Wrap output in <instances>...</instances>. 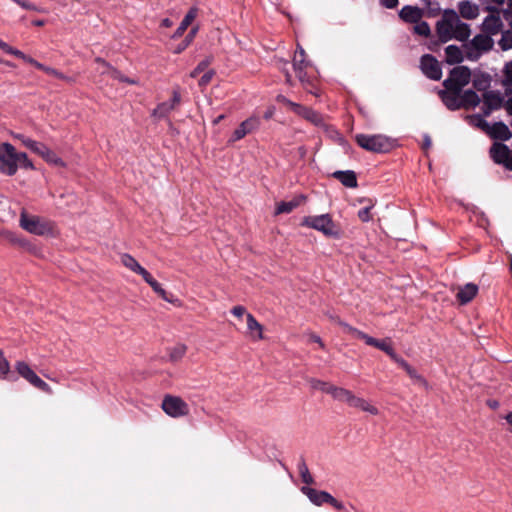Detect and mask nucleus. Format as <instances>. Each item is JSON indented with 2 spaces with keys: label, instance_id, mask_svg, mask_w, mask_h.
<instances>
[{
  "label": "nucleus",
  "instance_id": "44",
  "mask_svg": "<svg viewBox=\"0 0 512 512\" xmlns=\"http://www.w3.org/2000/svg\"><path fill=\"white\" fill-rule=\"evenodd\" d=\"M12 137L21 141V143L28 149H30L31 151L33 150V148L36 146L37 144V141L35 140H32L26 136H24L23 134H20V133H14L12 132L11 133Z\"/></svg>",
  "mask_w": 512,
  "mask_h": 512
},
{
  "label": "nucleus",
  "instance_id": "43",
  "mask_svg": "<svg viewBox=\"0 0 512 512\" xmlns=\"http://www.w3.org/2000/svg\"><path fill=\"white\" fill-rule=\"evenodd\" d=\"M414 29V32L420 36H424V37H427L430 35V26L428 25L427 22L425 21H418L417 23H415V26L413 27Z\"/></svg>",
  "mask_w": 512,
  "mask_h": 512
},
{
  "label": "nucleus",
  "instance_id": "5",
  "mask_svg": "<svg viewBox=\"0 0 512 512\" xmlns=\"http://www.w3.org/2000/svg\"><path fill=\"white\" fill-rule=\"evenodd\" d=\"M339 324L344 328L345 332L353 335L358 339L364 340L367 345L376 347L379 350L385 352L394 362H396V359L400 358V356H398L394 351L389 339L378 340L358 330L357 328L350 326L347 323L339 322Z\"/></svg>",
  "mask_w": 512,
  "mask_h": 512
},
{
  "label": "nucleus",
  "instance_id": "4",
  "mask_svg": "<svg viewBox=\"0 0 512 512\" xmlns=\"http://www.w3.org/2000/svg\"><path fill=\"white\" fill-rule=\"evenodd\" d=\"M302 226L321 232L326 237L339 238L340 231L329 214L306 216L302 219Z\"/></svg>",
  "mask_w": 512,
  "mask_h": 512
},
{
  "label": "nucleus",
  "instance_id": "23",
  "mask_svg": "<svg viewBox=\"0 0 512 512\" xmlns=\"http://www.w3.org/2000/svg\"><path fill=\"white\" fill-rule=\"evenodd\" d=\"M402 369L406 371L409 377L418 385L428 388V383L423 376H421L415 368H413L406 360L402 357L396 359V362Z\"/></svg>",
  "mask_w": 512,
  "mask_h": 512
},
{
  "label": "nucleus",
  "instance_id": "39",
  "mask_svg": "<svg viewBox=\"0 0 512 512\" xmlns=\"http://www.w3.org/2000/svg\"><path fill=\"white\" fill-rule=\"evenodd\" d=\"M197 31H198V28L197 27H193L189 31V33L186 35L185 39L175 47L174 53L175 54L182 53L192 43V41L194 40V37H195Z\"/></svg>",
  "mask_w": 512,
  "mask_h": 512
},
{
  "label": "nucleus",
  "instance_id": "54",
  "mask_svg": "<svg viewBox=\"0 0 512 512\" xmlns=\"http://www.w3.org/2000/svg\"><path fill=\"white\" fill-rule=\"evenodd\" d=\"M364 398L357 397L356 395L352 394L351 398L348 401V405L353 408L361 409V406L363 404Z\"/></svg>",
  "mask_w": 512,
  "mask_h": 512
},
{
  "label": "nucleus",
  "instance_id": "64",
  "mask_svg": "<svg viewBox=\"0 0 512 512\" xmlns=\"http://www.w3.org/2000/svg\"><path fill=\"white\" fill-rule=\"evenodd\" d=\"M173 25V22L169 19V18H165L161 21V26L162 27H171Z\"/></svg>",
  "mask_w": 512,
  "mask_h": 512
},
{
  "label": "nucleus",
  "instance_id": "12",
  "mask_svg": "<svg viewBox=\"0 0 512 512\" xmlns=\"http://www.w3.org/2000/svg\"><path fill=\"white\" fill-rule=\"evenodd\" d=\"M420 69L426 77L432 80L437 81L442 77V69L440 63L434 56L430 54H425L421 57Z\"/></svg>",
  "mask_w": 512,
  "mask_h": 512
},
{
  "label": "nucleus",
  "instance_id": "28",
  "mask_svg": "<svg viewBox=\"0 0 512 512\" xmlns=\"http://www.w3.org/2000/svg\"><path fill=\"white\" fill-rule=\"evenodd\" d=\"M306 200L304 195H299L291 201H282L277 204L275 214L290 213Z\"/></svg>",
  "mask_w": 512,
  "mask_h": 512
},
{
  "label": "nucleus",
  "instance_id": "60",
  "mask_svg": "<svg viewBox=\"0 0 512 512\" xmlns=\"http://www.w3.org/2000/svg\"><path fill=\"white\" fill-rule=\"evenodd\" d=\"M490 3H493L495 6L487 7L490 12H498V8L505 3L506 0H488Z\"/></svg>",
  "mask_w": 512,
  "mask_h": 512
},
{
  "label": "nucleus",
  "instance_id": "34",
  "mask_svg": "<svg viewBox=\"0 0 512 512\" xmlns=\"http://www.w3.org/2000/svg\"><path fill=\"white\" fill-rule=\"evenodd\" d=\"M461 108L476 107L480 103V98L473 90H466L460 93Z\"/></svg>",
  "mask_w": 512,
  "mask_h": 512
},
{
  "label": "nucleus",
  "instance_id": "35",
  "mask_svg": "<svg viewBox=\"0 0 512 512\" xmlns=\"http://www.w3.org/2000/svg\"><path fill=\"white\" fill-rule=\"evenodd\" d=\"M472 84L477 91L486 92L490 87L491 77L485 73L476 74L472 79Z\"/></svg>",
  "mask_w": 512,
  "mask_h": 512
},
{
  "label": "nucleus",
  "instance_id": "7",
  "mask_svg": "<svg viewBox=\"0 0 512 512\" xmlns=\"http://www.w3.org/2000/svg\"><path fill=\"white\" fill-rule=\"evenodd\" d=\"M471 80V71L466 66L454 67L448 77L444 80L443 86L446 89L461 91Z\"/></svg>",
  "mask_w": 512,
  "mask_h": 512
},
{
  "label": "nucleus",
  "instance_id": "16",
  "mask_svg": "<svg viewBox=\"0 0 512 512\" xmlns=\"http://www.w3.org/2000/svg\"><path fill=\"white\" fill-rule=\"evenodd\" d=\"M181 95L177 90L173 91L172 98L169 101L160 103L154 110L152 115L158 118L166 117L180 103Z\"/></svg>",
  "mask_w": 512,
  "mask_h": 512
},
{
  "label": "nucleus",
  "instance_id": "8",
  "mask_svg": "<svg viewBox=\"0 0 512 512\" xmlns=\"http://www.w3.org/2000/svg\"><path fill=\"white\" fill-rule=\"evenodd\" d=\"M161 408L172 418L184 417L190 412L189 405L182 398L173 395L164 396Z\"/></svg>",
  "mask_w": 512,
  "mask_h": 512
},
{
  "label": "nucleus",
  "instance_id": "47",
  "mask_svg": "<svg viewBox=\"0 0 512 512\" xmlns=\"http://www.w3.org/2000/svg\"><path fill=\"white\" fill-rule=\"evenodd\" d=\"M0 49L5 51L8 54L14 55L19 58V56H23V52L13 48L12 46L8 45L6 42L0 39Z\"/></svg>",
  "mask_w": 512,
  "mask_h": 512
},
{
  "label": "nucleus",
  "instance_id": "25",
  "mask_svg": "<svg viewBox=\"0 0 512 512\" xmlns=\"http://www.w3.org/2000/svg\"><path fill=\"white\" fill-rule=\"evenodd\" d=\"M246 320L249 336L255 341L263 339V327L256 318L251 313H247Z\"/></svg>",
  "mask_w": 512,
  "mask_h": 512
},
{
  "label": "nucleus",
  "instance_id": "46",
  "mask_svg": "<svg viewBox=\"0 0 512 512\" xmlns=\"http://www.w3.org/2000/svg\"><path fill=\"white\" fill-rule=\"evenodd\" d=\"M9 371H10V364H9L8 360L4 357L3 352L0 350V376L2 378H6Z\"/></svg>",
  "mask_w": 512,
  "mask_h": 512
},
{
  "label": "nucleus",
  "instance_id": "29",
  "mask_svg": "<svg viewBox=\"0 0 512 512\" xmlns=\"http://www.w3.org/2000/svg\"><path fill=\"white\" fill-rule=\"evenodd\" d=\"M121 263L132 272L142 276V278L148 273V271L142 267L133 256L129 254H123L121 256Z\"/></svg>",
  "mask_w": 512,
  "mask_h": 512
},
{
  "label": "nucleus",
  "instance_id": "41",
  "mask_svg": "<svg viewBox=\"0 0 512 512\" xmlns=\"http://www.w3.org/2000/svg\"><path fill=\"white\" fill-rule=\"evenodd\" d=\"M95 63L97 65L96 71L101 75H110L111 70H113V66H111L108 62H106L102 58H96Z\"/></svg>",
  "mask_w": 512,
  "mask_h": 512
},
{
  "label": "nucleus",
  "instance_id": "22",
  "mask_svg": "<svg viewBox=\"0 0 512 512\" xmlns=\"http://www.w3.org/2000/svg\"><path fill=\"white\" fill-rule=\"evenodd\" d=\"M295 114L301 116L302 118L306 119L307 121L311 122L312 124L316 126H320L323 124V117L320 113L314 111L311 108L302 106L298 104V106L295 107Z\"/></svg>",
  "mask_w": 512,
  "mask_h": 512
},
{
  "label": "nucleus",
  "instance_id": "30",
  "mask_svg": "<svg viewBox=\"0 0 512 512\" xmlns=\"http://www.w3.org/2000/svg\"><path fill=\"white\" fill-rule=\"evenodd\" d=\"M333 177L339 180L344 186L348 188L357 187V177L354 171H335Z\"/></svg>",
  "mask_w": 512,
  "mask_h": 512
},
{
  "label": "nucleus",
  "instance_id": "9",
  "mask_svg": "<svg viewBox=\"0 0 512 512\" xmlns=\"http://www.w3.org/2000/svg\"><path fill=\"white\" fill-rule=\"evenodd\" d=\"M15 370L22 378L35 388L47 394L53 393L52 388L43 381L25 361H17L15 363Z\"/></svg>",
  "mask_w": 512,
  "mask_h": 512
},
{
  "label": "nucleus",
  "instance_id": "33",
  "mask_svg": "<svg viewBox=\"0 0 512 512\" xmlns=\"http://www.w3.org/2000/svg\"><path fill=\"white\" fill-rule=\"evenodd\" d=\"M143 280L153 289V291L158 294L164 301L173 303V299L171 296L167 294V292L162 288V286L152 277V275L148 272L144 275Z\"/></svg>",
  "mask_w": 512,
  "mask_h": 512
},
{
  "label": "nucleus",
  "instance_id": "17",
  "mask_svg": "<svg viewBox=\"0 0 512 512\" xmlns=\"http://www.w3.org/2000/svg\"><path fill=\"white\" fill-rule=\"evenodd\" d=\"M461 91L444 89L439 91V97L444 105L450 110H458L461 108Z\"/></svg>",
  "mask_w": 512,
  "mask_h": 512
},
{
  "label": "nucleus",
  "instance_id": "1",
  "mask_svg": "<svg viewBox=\"0 0 512 512\" xmlns=\"http://www.w3.org/2000/svg\"><path fill=\"white\" fill-rule=\"evenodd\" d=\"M436 33L442 43L452 39L465 42L471 35L470 25L461 21L454 10H446L436 24Z\"/></svg>",
  "mask_w": 512,
  "mask_h": 512
},
{
  "label": "nucleus",
  "instance_id": "51",
  "mask_svg": "<svg viewBox=\"0 0 512 512\" xmlns=\"http://www.w3.org/2000/svg\"><path fill=\"white\" fill-rule=\"evenodd\" d=\"M19 58L24 60L25 62L33 65L35 68L45 72V69L47 66L43 65L42 63L38 62L37 60L33 59L32 57L23 53V56H19Z\"/></svg>",
  "mask_w": 512,
  "mask_h": 512
},
{
  "label": "nucleus",
  "instance_id": "62",
  "mask_svg": "<svg viewBox=\"0 0 512 512\" xmlns=\"http://www.w3.org/2000/svg\"><path fill=\"white\" fill-rule=\"evenodd\" d=\"M309 340H310L311 342H314V343L319 344L321 348H324V344H323V342H322L321 338H320L318 335H316V334H310V336H309Z\"/></svg>",
  "mask_w": 512,
  "mask_h": 512
},
{
  "label": "nucleus",
  "instance_id": "21",
  "mask_svg": "<svg viewBox=\"0 0 512 512\" xmlns=\"http://www.w3.org/2000/svg\"><path fill=\"white\" fill-rule=\"evenodd\" d=\"M458 11V15L469 20L476 19L480 13L479 6L470 0L460 1L458 3Z\"/></svg>",
  "mask_w": 512,
  "mask_h": 512
},
{
  "label": "nucleus",
  "instance_id": "37",
  "mask_svg": "<svg viewBox=\"0 0 512 512\" xmlns=\"http://www.w3.org/2000/svg\"><path fill=\"white\" fill-rule=\"evenodd\" d=\"M187 346L184 344H176L168 349V356L171 362L180 361L186 354Z\"/></svg>",
  "mask_w": 512,
  "mask_h": 512
},
{
  "label": "nucleus",
  "instance_id": "50",
  "mask_svg": "<svg viewBox=\"0 0 512 512\" xmlns=\"http://www.w3.org/2000/svg\"><path fill=\"white\" fill-rule=\"evenodd\" d=\"M109 76H110L111 78H113V79H117V80H119L120 82H126V83H129V84H135V83H136V81L131 80V79H129V78H127V77L123 76V75L121 74V72H120V71H118L116 68H113V70H111V73H110V75H109Z\"/></svg>",
  "mask_w": 512,
  "mask_h": 512
},
{
  "label": "nucleus",
  "instance_id": "42",
  "mask_svg": "<svg viewBox=\"0 0 512 512\" xmlns=\"http://www.w3.org/2000/svg\"><path fill=\"white\" fill-rule=\"evenodd\" d=\"M499 46L504 51L512 49V31L507 30L502 33V37L499 40Z\"/></svg>",
  "mask_w": 512,
  "mask_h": 512
},
{
  "label": "nucleus",
  "instance_id": "10",
  "mask_svg": "<svg viewBox=\"0 0 512 512\" xmlns=\"http://www.w3.org/2000/svg\"><path fill=\"white\" fill-rule=\"evenodd\" d=\"M301 491L316 506H321L327 503L337 510L344 509V504L338 501L336 498H334L330 493L326 491L316 490L314 488H310L307 486L302 487Z\"/></svg>",
  "mask_w": 512,
  "mask_h": 512
},
{
  "label": "nucleus",
  "instance_id": "14",
  "mask_svg": "<svg viewBox=\"0 0 512 512\" xmlns=\"http://www.w3.org/2000/svg\"><path fill=\"white\" fill-rule=\"evenodd\" d=\"M308 66L309 62L305 59V51L300 45H298L293 58V68L299 81L303 84L310 83L305 72Z\"/></svg>",
  "mask_w": 512,
  "mask_h": 512
},
{
  "label": "nucleus",
  "instance_id": "45",
  "mask_svg": "<svg viewBox=\"0 0 512 512\" xmlns=\"http://www.w3.org/2000/svg\"><path fill=\"white\" fill-rule=\"evenodd\" d=\"M211 63V58H206L198 63L194 70L190 73L191 78H196L201 72H203Z\"/></svg>",
  "mask_w": 512,
  "mask_h": 512
},
{
  "label": "nucleus",
  "instance_id": "40",
  "mask_svg": "<svg viewBox=\"0 0 512 512\" xmlns=\"http://www.w3.org/2000/svg\"><path fill=\"white\" fill-rule=\"evenodd\" d=\"M308 382L311 388L320 390L330 395V391L331 388L333 387V384L315 378L309 379Z\"/></svg>",
  "mask_w": 512,
  "mask_h": 512
},
{
  "label": "nucleus",
  "instance_id": "24",
  "mask_svg": "<svg viewBox=\"0 0 512 512\" xmlns=\"http://www.w3.org/2000/svg\"><path fill=\"white\" fill-rule=\"evenodd\" d=\"M478 293V286L473 283H467L459 289L456 294L457 300L461 304L469 303Z\"/></svg>",
  "mask_w": 512,
  "mask_h": 512
},
{
  "label": "nucleus",
  "instance_id": "18",
  "mask_svg": "<svg viewBox=\"0 0 512 512\" xmlns=\"http://www.w3.org/2000/svg\"><path fill=\"white\" fill-rule=\"evenodd\" d=\"M502 97L498 92L486 91L483 95V111L488 116L493 110L500 108Z\"/></svg>",
  "mask_w": 512,
  "mask_h": 512
},
{
  "label": "nucleus",
  "instance_id": "3",
  "mask_svg": "<svg viewBox=\"0 0 512 512\" xmlns=\"http://www.w3.org/2000/svg\"><path fill=\"white\" fill-rule=\"evenodd\" d=\"M356 143L363 149L374 153H387L395 146V141L382 134H356Z\"/></svg>",
  "mask_w": 512,
  "mask_h": 512
},
{
  "label": "nucleus",
  "instance_id": "57",
  "mask_svg": "<svg viewBox=\"0 0 512 512\" xmlns=\"http://www.w3.org/2000/svg\"><path fill=\"white\" fill-rule=\"evenodd\" d=\"M214 72L212 70L206 72L199 80L200 86H206L212 79Z\"/></svg>",
  "mask_w": 512,
  "mask_h": 512
},
{
  "label": "nucleus",
  "instance_id": "20",
  "mask_svg": "<svg viewBox=\"0 0 512 512\" xmlns=\"http://www.w3.org/2000/svg\"><path fill=\"white\" fill-rule=\"evenodd\" d=\"M502 26L503 22L499 16V11L491 12V14L484 19L482 30L488 35H495L501 30Z\"/></svg>",
  "mask_w": 512,
  "mask_h": 512
},
{
  "label": "nucleus",
  "instance_id": "49",
  "mask_svg": "<svg viewBox=\"0 0 512 512\" xmlns=\"http://www.w3.org/2000/svg\"><path fill=\"white\" fill-rule=\"evenodd\" d=\"M361 411L363 412H366L368 414H371V415H378L379 414V409L374 406L373 404H371L369 401L365 400L363 401V404L361 406Z\"/></svg>",
  "mask_w": 512,
  "mask_h": 512
},
{
  "label": "nucleus",
  "instance_id": "13",
  "mask_svg": "<svg viewBox=\"0 0 512 512\" xmlns=\"http://www.w3.org/2000/svg\"><path fill=\"white\" fill-rule=\"evenodd\" d=\"M490 156L495 163L512 171V151L505 144L494 143L490 148Z\"/></svg>",
  "mask_w": 512,
  "mask_h": 512
},
{
  "label": "nucleus",
  "instance_id": "48",
  "mask_svg": "<svg viewBox=\"0 0 512 512\" xmlns=\"http://www.w3.org/2000/svg\"><path fill=\"white\" fill-rule=\"evenodd\" d=\"M0 49L5 51L8 54L14 55L19 58V56H23V52L13 48L12 46L8 45L6 42L0 39Z\"/></svg>",
  "mask_w": 512,
  "mask_h": 512
},
{
  "label": "nucleus",
  "instance_id": "38",
  "mask_svg": "<svg viewBox=\"0 0 512 512\" xmlns=\"http://www.w3.org/2000/svg\"><path fill=\"white\" fill-rule=\"evenodd\" d=\"M298 471H299V474H300V477H301V480L303 483H305L306 485H311L314 483V479H313V477L308 469V466L303 458L300 459V461L298 463Z\"/></svg>",
  "mask_w": 512,
  "mask_h": 512
},
{
  "label": "nucleus",
  "instance_id": "52",
  "mask_svg": "<svg viewBox=\"0 0 512 512\" xmlns=\"http://www.w3.org/2000/svg\"><path fill=\"white\" fill-rule=\"evenodd\" d=\"M372 208V205L371 206H367V207H364L362 209L359 210L358 212V217L359 219L362 221V222H368L371 220V214H370V210Z\"/></svg>",
  "mask_w": 512,
  "mask_h": 512
},
{
  "label": "nucleus",
  "instance_id": "56",
  "mask_svg": "<svg viewBox=\"0 0 512 512\" xmlns=\"http://www.w3.org/2000/svg\"><path fill=\"white\" fill-rule=\"evenodd\" d=\"M474 121L476 126L480 127L481 129L488 133L491 126L483 118L478 116L474 119Z\"/></svg>",
  "mask_w": 512,
  "mask_h": 512
},
{
  "label": "nucleus",
  "instance_id": "59",
  "mask_svg": "<svg viewBox=\"0 0 512 512\" xmlns=\"http://www.w3.org/2000/svg\"><path fill=\"white\" fill-rule=\"evenodd\" d=\"M231 313L236 317H242L246 313V309L241 305L234 306L231 310Z\"/></svg>",
  "mask_w": 512,
  "mask_h": 512
},
{
  "label": "nucleus",
  "instance_id": "36",
  "mask_svg": "<svg viewBox=\"0 0 512 512\" xmlns=\"http://www.w3.org/2000/svg\"><path fill=\"white\" fill-rule=\"evenodd\" d=\"M352 392L348 389L333 385L330 391V395L337 401L348 403L352 396Z\"/></svg>",
  "mask_w": 512,
  "mask_h": 512
},
{
  "label": "nucleus",
  "instance_id": "15",
  "mask_svg": "<svg viewBox=\"0 0 512 512\" xmlns=\"http://www.w3.org/2000/svg\"><path fill=\"white\" fill-rule=\"evenodd\" d=\"M260 126V119L252 116L243 121L237 129H235L231 141H238L244 138L247 134L255 131Z\"/></svg>",
  "mask_w": 512,
  "mask_h": 512
},
{
  "label": "nucleus",
  "instance_id": "19",
  "mask_svg": "<svg viewBox=\"0 0 512 512\" xmlns=\"http://www.w3.org/2000/svg\"><path fill=\"white\" fill-rule=\"evenodd\" d=\"M32 151L40 155L48 163L62 167L65 166L63 160L43 143L37 142Z\"/></svg>",
  "mask_w": 512,
  "mask_h": 512
},
{
  "label": "nucleus",
  "instance_id": "32",
  "mask_svg": "<svg viewBox=\"0 0 512 512\" xmlns=\"http://www.w3.org/2000/svg\"><path fill=\"white\" fill-rule=\"evenodd\" d=\"M446 62L448 64H457L463 61L465 56L464 49L461 50L456 45H449L445 48Z\"/></svg>",
  "mask_w": 512,
  "mask_h": 512
},
{
  "label": "nucleus",
  "instance_id": "11",
  "mask_svg": "<svg viewBox=\"0 0 512 512\" xmlns=\"http://www.w3.org/2000/svg\"><path fill=\"white\" fill-rule=\"evenodd\" d=\"M20 226L35 235H45L52 231L50 223L37 216H28L24 211L20 215Z\"/></svg>",
  "mask_w": 512,
  "mask_h": 512
},
{
  "label": "nucleus",
  "instance_id": "6",
  "mask_svg": "<svg viewBox=\"0 0 512 512\" xmlns=\"http://www.w3.org/2000/svg\"><path fill=\"white\" fill-rule=\"evenodd\" d=\"M493 40L489 35L478 34L464 44L465 57L470 61H477L484 53L491 50Z\"/></svg>",
  "mask_w": 512,
  "mask_h": 512
},
{
  "label": "nucleus",
  "instance_id": "53",
  "mask_svg": "<svg viewBox=\"0 0 512 512\" xmlns=\"http://www.w3.org/2000/svg\"><path fill=\"white\" fill-rule=\"evenodd\" d=\"M504 83L512 84V61L507 63L504 68Z\"/></svg>",
  "mask_w": 512,
  "mask_h": 512
},
{
  "label": "nucleus",
  "instance_id": "58",
  "mask_svg": "<svg viewBox=\"0 0 512 512\" xmlns=\"http://www.w3.org/2000/svg\"><path fill=\"white\" fill-rule=\"evenodd\" d=\"M45 73L59 79H66V77L61 72L48 66L45 69Z\"/></svg>",
  "mask_w": 512,
  "mask_h": 512
},
{
  "label": "nucleus",
  "instance_id": "63",
  "mask_svg": "<svg viewBox=\"0 0 512 512\" xmlns=\"http://www.w3.org/2000/svg\"><path fill=\"white\" fill-rule=\"evenodd\" d=\"M512 14V0H507V9L503 10V15L507 19Z\"/></svg>",
  "mask_w": 512,
  "mask_h": 512
},
{
  "label": "nucleus",
  "instance_id": "31",
  "mask_svg": "<svg viewBox=\"0 0 512 512\" xmlns=\"http://www.w3.org/2000/svg\"><path fill=\"white\" fill-rule=\"evenodd\" d=\"M197 12H198V10L196 8H191L187 12V14L183 18L182 22L180 23L179 27L176 29V31L172 35L173 39L179 38L184 34V32L187 30V28L191 25V23L197 17Z\"/></svg>",
  "mask_w": 512,
  "mask_h": 512
},
{
  "label": "nucleus",
  "instance_id": "2",
  "mask_svg": "<svg viewBox=\"0 0 512 512\" xmlns=\"http://www.w3.org/2000/svg\"><path fill=\"white\" fill-rule=\"evenodd\" d=\"M34 169V165L24 152H17L15 147L4 142L0 144V172L2 174L13 176L18 168Z\"/></svg>",
  "mask_w": 512,
  "mask_h": 512
},
{
  "label": "nucleus",
  "instance_id": "55",
  "mask_svg": "<svg viewBox=\"0 0 512 512\" xmlns=\"http://www.w3.org/2000/svg\"><path fill=\"white\" fill-rule=\"evenodd\" d=\"M277 101L288 106L293 112L295 111V107L298 106V103L292 102L291 100L282 95L277 97Z\"/></svg>",
  "mask_w": 512,
  "mask_h": 512
},
{
  "label": "nucleus",
  "instance_id": "27",
  "mask_svg": "<svg viewBox=\"0 0 512 512\" xmlns=\"http://www.w3.org/2000/svg\"><path fill=\"white\" fill-rule=\"evenodd\" d=\"M488 133L492 138L499 139L502 141L508 140L512 136V133L510 132L508 126L503 122L494 123L490 127Z\"/></svg>",
  "mask_w": 512,
  "mask_h": 512
},
{
  "label": "nucleus",
  "instance_id": "26",
  "mask_svg": "<svg viewBox=\"0 0 512 512\" xmlns=\"http://www.w3.org/2000/svg\"><path fill=\"white\" fill-rule=\"evenodd\" d=\"M399 16L405 22L417 23L422 18V10L418 7L406 5L400 10Z\"/></svg>",
  "mask_w": 512,
  "mask_h": 512
},
{
  "label": "nucleus",
  "instance_id": "61",
  "mask_svg": "<svg viewBox=\"0 0 512 512\" xmlns=\"http://www.w3.org/2000/svg\"><path fill=\"white\" fill-rule=\"evenodd\" d=\"M380 3L388 9H393L398 5V0H380Z\"/></svg>",
  "mask_w": 512,
  "mask_h": 512
}]
</instances>
